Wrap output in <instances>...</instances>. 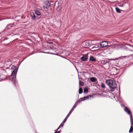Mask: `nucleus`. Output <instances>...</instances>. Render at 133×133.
I'll list each match as a JSON object with an SVG mask.
<instances>
[{
    "mask_svg": "<svg viewBox=\"0 0 133 133\" xmlns=\"http://www.w3.org/2000/svg\"><path fill=\"white\" fill-rule=\"evenodd\" d=\"M105 83L109 86L111 91H113L116 88L117 84L114 80L108 79L106 80Z\"/></svg>",
    "mask_w": 133,
    "mask_h": 133,
    "instance_id": "1",
    "label": "nucleus"
},
{
    "mask_svg": "<svg viewBox=\"0 0 133 133\" xmlns=\"http://www.w3.org/2000/svg\"><path fill=\"white\" fill-rule=\"evenodd\" d=\"M17 72V70L16 69H14L12 72L11 76L12 78V83L13 84H15V78L16 77V75Z\"/></svg>",
    "mask_w": 133,
    "mask_h": 133,
    "instance_id": "2",
    "label": "nucleus"
},
{
    "mask_svg": "<svg viewBox=\"0 0 133 133\" xmlns=\"http://www.w3.org/2000/svg\"><path fill=\"white\" fill-rule=\"evenodd\" d=\"M50 3L48 1H46L43 4V8L44 9H47L50 7Z\"/></svg>",
    "mask_w": 133,
    "mask_h": 133,
    "instance_id": "3",
    "label": "nucleus"
},
{
    "mask_svg": "<svg viewBox=\"0 0 133 133\" xmlns=\"http://www.w3.org/2000/svg\"><path fill=\"white\" fill-rule=\"evenodd\" d=\"M108 44V43L107 41H103L101 42L100 45L101 48H103L107 46Z\"/></svg>",
    "mask_w": 133,
    "mask_h": 133,
    "instance_id": "4",
    "label": "nucleus"
},
{
    "mask_svg": "<svg viewBox=\"0 0 133 133\" xmlns=\"http://www.w3.org/2000/svg\"><path fill=\"white\" fill-rule=\"evenodd\" d=\"M56 50L55 48H52L50 50L49 52H48L47 53L50 54H56L55 53Z\"/></svg>",
    "mask_w": 133,
    "mask_h": 133,
    "instance_id": "5",
    "label": "nucleus"
},
{
    "mask_svg": "<svg viewBox=\"0 0 133 133\" xmlns=\"http://www.w3.org/2000/svg\"><path fill=\"white\" fill-rule=\"evenodd\" d=\"M88 58V56L86 55H84L81 58V60L83 61H86Z\"/></svg>",
    "mask_w": 133,
    "mask_h": 133,
    "instance_id": "6",
    "label": "nucleus"
},
{
    "mask_svg": "<svg viewBox=\"0 0 133 133\" xmlns=\"http://www.w3.org/2000/svg\"><path fill=\"white\" fill-rule=\"evenodd\" d=\"M124 111L125 112H126L128 114H129L130 116V115L132 114L131 111L128 108H127L126 107H125L124 109Z\"/></svg>",
    "mask_w": 133,
    "mask_h": 133,
    "instance_id": "7",
    "label": "nucleus"
},
{
    "mask_svg": "<svg viewBox=\"0 0 133 133\" xmlns=\"http://www.w3.org/2000/svg\"><path fill=\"white\" fill-rule=\"evenodd\" d=\"M6 78V77L4 75L0 74V81L4 80Z\"/></svg>",
    "mask_w": 133,
    "mask_h": 133,
    "instance_id": "8",
    "label": "nucleus"
},
{
    "mask_svg": "<svg viewBox=\"0 0 133 133\" xmlns=\"http://www.w3.org/2000/svg\"><path fill=\"white\" fill-rule=\"evenodd\" d=\"M89 60L90 61L93 62H96L97 61L96 59L94 57L91 56L90 57Z\"/></svg>",
    "mask_w": 133,
    "mask_h": 133,
    "instance_id": "9",
    "label": "nucleus"
},
{
    "mask_svg": "<svg viewBox=\"0 0 133 133\" xmlns=\"http://www.w3.org/2000/svg\"><path fill=\"white\" fill-rule=\"evenodd\" d=\"M91 96L90 95H89L88 96H86L84 97H83L82 98H80V99H81V101H84L86 99L89 98H91Z\"/></svg>",
    "mask_w": 133,
    "mask_h": 133,
    "instance_id": "10",
    "label": "nucleus"
},
{
    "mask_svg": "<svg viewBox=\"0 0 133 133\" xmlns=\"http://www.w3.org/2000/svg\"><path fill=\"white\" fill-rule=\"evenodd\" d=\"M74 108H72L71 110H70V111L68 115L66 116V117L64 119H66V120H67V118H68L69 117L70 115L71 114L72 112L74 110Z\"/></svg>",
    "mask_w": 133,
    "mask_h": 133,
    "instance_id": "11",
    "label": "nucleus"
},
{
    "mask_svg": "<svg viewBox=\"0 0 133 133\" xmlns=\"http://www.w3.org/2000/svg\"><path fill=\"white\" fill-rule=\"evenodd\" d=\"M35 12L36 14L37 15H40L41 14V12L38 9H36L35 10Z\"/></svg>",
    "mask_w": 133,
    "mask_h": 133,
    "instance_id": "12",
    "label": "nucleus"
},
{
    "mask_svg": "<svg viewBox=\"0 0 133 133\" xmlns=\"http://www.w3.org/2000/svg\"><path fill=\"white\" fill-rule=\"evenodd\" d=\"M90 80L92 82H95L97 81V79L94 77H92L90 78Z\"/></svg>",
    "mask_w": 133,
    "mask_h": 133,
    "instance_id": "13",
    "label": "nucleus"
},
{
    "mask_svg": "<svg viewBox=\"0 0 133 133\" xmlns=\"http://www.w3.org/2000/svg\"><path fill=\"white\" fill-rule=\"evenodd\" d=\"M31 16L32 18L33 19H35L36 18V16L34 15V13H31Z\"/></svg>",
    "mask_w": 133,
    "mask_h": 133,
    "instance_id": "14",
    "label": "nucleus"
},
{
    "mask_svg": "<svg viewBox=\"0 0 133 133\" xmlns=\"http://www.w3.org/2000/svg\"><path fill=\"white\" fill-rule=\"evenodd\" d=\"M80 102L79 101H77L74 105V106L72 108H74V109L76 107V105L79 103Z\"/></svg>",
    "mask_w": 133,
    "mask_h": 133,
    "instance_id": "15",
    "label": "nucleus"
},
{
    "mask_svg": "<svg viewBox=\"0 0 133 133\" xmlns=\"http://www.w3.org/2000/svg\"><path fill=\"white\" fill-rule=\"evenodd\" d=\"M12 25L11 24H8L6 26V27L5 29V30H8L9 29H10V28L12 26Z\"/></svg>",
    "mask_w": 133,
    "mask_h": 133,
    "instance_id": "16",
    "label": "nucleus"
},
{
    "mask_svg": "<svg viewBox=\"0 0 133 133\" xmlns=\"http://www.w3.org/2000/svg\"><path fill=\"white\" fill-rule=\"evenodd\" d=\"M66 121V119H64V120H63V121L62 122V123L59 126H60L61 127H62L64 125V123Z\"/></svg>",
    "mask_w": 133,
    "mask_h": 133,
    "instance_id": "17",
    "label": "nucleus"
},
{
    "mask_svg": "<svg viewBox=\"0 0 133 133\" xmlns=\"http://www.w3.org/2000/svg\"><path fill=\"white\" fill-rule=\"evenodd\" d=\"M100 85L101 88H102L105 89V85L102 83H101Z\"/></svg>",
    "mask_w": 133,
    "mask_h": 133,
    "instance_id": "18",
    "label": "nucleus"
},
{
    "mask_svg": "<svg viewBox=\"0 0 133 133\" xmlns=\"http://www.w3.org/2000/svg\"><path fill=\"white\" fill-rule=\"evenodd\" d=\"M133 131V126L132 125L131 126L130 129L129 130V132L131 133L132 131Z\"/></svg>",
    "mask_w": 133,
    "mask_h": 133,
    "instance_id": "19",
    "label": "nucleus"
},
{
    "mask_svg": "<svg viewBox=\"0 0 133 133\" xmlns=\"http://www.w3.org/2000/svg\"><path fill=\"white\" fill-rule=\"evenodd\" d=\"M130 122H133V119L132 118V114L130 115Z\"/></svg>",
    "mask_w": 133,
    "mask_h": 133,
    "instance_id": "20",
    "label": "nucleus"
},
{
    "mask_svg": "<svg viewBox=\"0 0 133 133\" xmlns=\"http://www.w3.org/2000/svg\"><path fill=\"white\" fill-rule=\"evenodd\" d=\"M83 92V89L81 88H79V93L81 94Z\"/></svg>",
    "mask_w": 133,
    "mask_h": 133,
    "instance_id": "21",
    "label": "nucleus"
},
{
    "mask_svg": "<svg viewBox=\"0 0 133 133\" xmlns=\"http://www.w3.org/2000/svg\"><path fill=\"white\" fill-rule=\"evenodd\" d=\"M84 93H87L88 92V90L87 88H84Z\"/></svg>",
    "mask_w": 133,
    "mask_h": 133,
    "instance_id": "22",
    "label": "nucleus"
},
{
    "mask_svg": "<svg viewBox=\"0 0 133 133\" xmlns=\"http://www.w3.org/2000/svg\"><path fill=\"white\" fill-rule=\"evenodd\" d=\"M85 45L86 46H90V43L88 42H87L85 43Z\"/></svg>",
    "mask_w": 133,
    "mask_h": 133,
    "instance_id": "23",
    "label": "nucleus"
},
{
    "mask_svg": "<svg viewBox=\"0 0 133 133\" xmlns=\"http://www.w3.org/2000/svg\"><path fill=\"white\" fill-rule=\"evenodd\" d=\"M116 11L118 13H120L121 12L120 10L118 8H116Z\"/></svg>",
    "mask_w": 133,
    "mask_h": 133,
    "instance_id": "24",
    "label": "nucleus"
},
{
    "mask_svg": "<svg viewBox=\"0 0 133 133\" xmlns=\"http://www.w3.org/2000/svg\"><path fill=\"white\" fill-rule=\"evenodd\" d=\"M79 85H81L82 86H83L84 85V83L82 82H80L79 81Z\"/></svg>",
    "mask_w": 133,
    "mask_h": 133,
    "instance_id": "25",
    "label": "nucleus"
},
{
    "mask_svg": "<svg viewBox=\"0 0 133 133\" xmlns=\"http://www.w3.org/2000/svg\"><path fill=\"white\" fill-rule=\"evenodd\" d=\"M60 127H60V126H59L57 128V131L58 130V129H59V128H60Z\"/></svg>",
    "mask_w": 133,
    "mask_h": 133,
    "instance_id": "26",
    "label": "nucleus"
},
{
    "mask_svg": "<svg viewBox=\"0 0 133 133\" xmlns=\"http://www.w3.org/2000/svg\"><path fill=\"white\" fill-rule=\"evenodd\" d=\"M56 133H60V131H59L56 132Z\"/></svg>",
    "mask_w": 133,
    "mask_h": 133,
    "instance_id": "27",
    "label": "nucleus"
},
{
    "mask_svg": "<svg viewBox=\"0 0 133 133\" xmlns=\"http://www.w3.org/2000/svg\"><path fill=\"white\" fill-rule=\"evenodd\" d=\"M131 125H132V126H133V122L131 123Z\"/></svg>",
    "mask_w": 133,
    "mask_h": 133,
    "instance_id": "28",
    "label": "nucleus"
},
{
    "mask_svg": "<svg viewBox=\"0 0 133 133\" xmlns=\"http://www.w3.org/2000/svg\"><path fill=\"white\" fill-rule=\"evenodd\" d=\"M110 1H115V0H110Z\"/></svg>",
    "mask_w": 133,
    "mask_h": 133,
    "instance_id": "29",
    "label": "nucleus"
},
{
    "mask_svg": "<svg viewBox=\"0 0 133 133\" xmlns=\"http://www.w3.org/2000/svg\"><path fill=\"white\" fill-rule=\"evenodd\" d=\"M52 43V42H50V43Z\"/></svg>",
    "mask_w": 133,
    "mask_h": 133,
    "instance_id": "30",
    "label": "nucleus"
},
{
    "mask_svg": "<svg viewBox=\"0 0 133 133\" xmlns=\"http://www.w3.org/2000/svg\"><path fill=\"white\" fill-rule=\"evenodd\" d=\"M54 133H56V132H55Z\"/></svg>",
    "mask_w": 133,
    "mask_h": 133,
    "instance_id": "31",
    "label": "nucleus"
}]
</instances>
